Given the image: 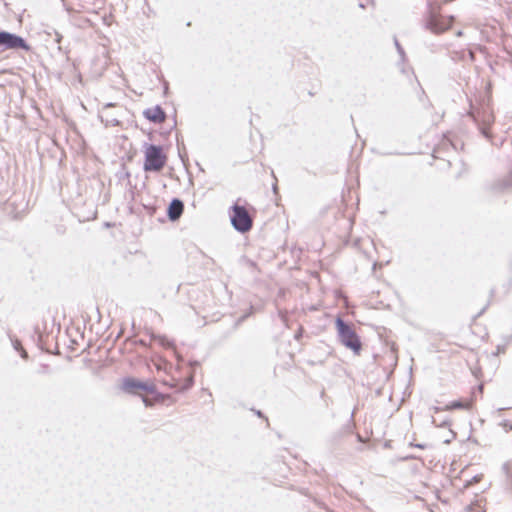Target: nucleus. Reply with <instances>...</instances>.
Masks as SVG:
<instances>
[{
	"mask_svg": "<svg viewBox=\"0 0 512 512\" xmlns=\"http://www.w3.org/2000/svg\"><path fill=\"white\" fill-rule=\"evenodd\" d=\"M335 324L341 344L352 350L354 354L359 355L362 350V343L352 326L341 317L336 318Z\"/></svg>",
	"mask_w": 512,
	"mask_h": 512,
	"instance_id": "obj_1",
	"label": "nucleus"
},
{
	"mask_svg": "<svg viewBox=\"0 0 512 512\" xmlns=\"http://www.w3.org/2000/svg\"><path fill=\"white\" fill-rule=\"evenodd\" d=\"M167 161L161 146L149 144L145 149L144 171L159 172Z\"/></svg>",
	"mask_w": 512,
	"mask_h": 512,
	"instance_id": "obj_2",
	"label": "nucleus"
},
{
	"mask_svg": "<svg viewBox=\"0 0 512 512\" xmlns=\"http://www.w3.org/2000/svg\"><path fill=\"white\" fill-rule=\"evenodd\" d=\"M230 220L233 228L240 233L248 232L253 226V219L247 209L238 204L231 207Z\"/></svg>",
	"mask_w": 512,
	"mask_h": 512,
	"instance_id": "obj_3",
	"label": "nucleus"
},
{
	"mask_svg": "<svg viewBox=\"0 0 512 512\" xmlns=\"http://www.w3.org/2000/svg\"><path fill=\"white\" fill-rule=\"evenodd\" d=\"M0 48L2 50H13V51L23 50L26 52L31 50V46L27 43V41L23 37L15 34V33H11V32L5 31V30H1V29H0Z\"/></svg>",
	"mask_w": 512,
	"mask_h": 512,
	"instance_id": "obj_4",
	"label": "nucleus"
},
{
	"mask_svg": "<svg viewBox=\"0 0 512 512\" xmlns=\"http://www.w3.org/2000/svg\"><path fill=\"white\" fill-rule=\"evenodd\" d=\"M469 115L479 126L481 133L489 139L491 137L489 127L494 122V116L490 109L488 107H482L481 109L471 110Z\"/></svg>",
	"mask_w": 512,
	"mask_h": 512,
	"instance_id": "obj_5",
	"label": "nucleus"
},
{
	"mask_svg": "<svg viewBox=\"0 0 512 512\" xmlns=\"http://www.w3.org/2000/svg\"><path fill=\"white\" fill-rule=\"evenodd\" d=\"M122 390L130 393V394H137L138 390H143L149 393H154L155 387L153 385H150L148 383L136 380L134 378H125L122 382Z\"/></svg>",
	"mask_w": 512,
	"mask_h": 512,
	"instance_id": "obj_6",
	"label": "nucleus"
},
{
	"mask_svg": "<svg viewBox=\"0 0 512 512\" xmlns=\"http://www.w3.org/2000/svg\"><path fill=\"white\" fill-rule=\"evenodd\" d=\"M512 188V170L505 176L495 180L490 189L494 193H503Z\"/></svg>",
	"mask_w": 512,
	"mask_h": 512,
	"instance_id": "obj_7",
	"label": "nucleus"
},
{
	"mask_svg": "<svg viewBox=\"0 0 512 512\" xmlns=\"http://www.w3.org/2000/svg\"><path fill=\"white\" fill-rule=\"evenodd\" d=\"M143 114L146 119L156 124H160L166 119V113L159 105L146 109Z\"/></svg>",
	"mask_w": 512,
	"mask_h": 512,
	"instance_id": "obj_8",
	"label": "nucleus"
},
{
	"mask_svg": "<svg viewBox=\"0 0 512 512\" xmlns=\"http://www.w3.org/2000/svg\"><path fill=\"white\" fill-rule=\"evenodd\" d=\"M183 211V202L178 198H174L168 205L167 216L171 221H176L181 217Z\"/></svg>",
	"mask_w": 512,
	"mask_h": 512,
	"instance_id": "obj_9",
	"label": "nucleus"
},
{
	"mask_svg": "<svg viewBox=\"0 0 512 512\" xmlns=\"http://www.w3.org/2000/svg\"><path fill=\"white\" fill-rule=\"evenodd\" d=\"M472 406V402H463L461 400H456L446 405L444 410H455V409H464L469 410Z\"/></svg>",
	"mask_w": 512,
	"mask_h": 512,
	"instance_id": "obj_10",
	"label": "nucleus"
},
{
	"mask_svg": "<svg viewBox=\"0 0 512 512\" xmlns=\"http://www.w3.org/2000/svg\"><path fill=\"white\" fill-rule=\"evenodd\" d=\"M151 339L156 341L163 348H174V343L166 336L151 334Z\"/></svg>",
	"mask_w": 512,
	"mask_h": 512,
	"instance_id": "obj_11",
	"label": "nucleus"
},
{
	"mask_svg": "<svg viewBox=\"0 0 512 512\" xmlns=\"http://www.w3.org/2000/svg\"><path fill=\"white\" fill-rule=\"evenodd\" d=\"M10 339H11L13 348L20 353V356L23 359H27L28 358V354L25 351V349L23 348L21 342L17 338H12L11 336H10Z\"/></svg>",
	"mask_w": 512,
	"mask_h": 512,
	"instance_id": "obj_12",
	"label": "nucleus"
},
{
	"mask_svg": "<svg viewBox=\"0 0 512 512\" xmlns=\"http://www.w3.org/2000/svg\"><path fill=\"white\" fill-rule=\"evenodd\" d=\"M428 25H429V28L434 33H441V32H443L445 30V27L438 25V23L434 19H431L429 21Z\"/></svg>",
	"mask_w": 512,
	"mask_h": 512,
	"instance_id": "obj_13",
	"label": "nucleus"
},
{
	"mask_svg": "<svg viewBox=\"0 0 512 512\" xmlns=\"http://www.w3.org/2000/svg\"><path fill=\"white\" fill-rule=\"evenodd\" d=\"M394 44H395L398 54L400 55L401 59L404 61L405 57H406L405 51H404L403 47L400 45L397 38H394Z\"/></svg>",
	"mask_w": 512,
	"mask_h": 512,
	"instance_id": "obj_14",
	"label": "nucleus"
},
{
	"mask_svg": "<svg viewBox=\"0 0 512 512\" xmlns=\"http://www.w3.org/2000/svg\"><path fill=\"white\" fill-rule=\"evenodd\" d=\"M500 426L506 431V432H509L510 430H512V421L510 420H503L501 423H500Z\"/></svg>",
	"mask_w": 512,
	"mask_h": 512,
	"instance_id": "obj_15",
	"label": "nucleus"
},
{
	"mask_svg": "<svg viewBox=\"0 0 512 512\" xmlns=\"http://www.w3.org/2000/svg\"><path fill=\"white\" fill-rule=\"evenodd\" d=\"M432 422H433V424H435L436 426H439V427H447L449 425V421H447V420L437 423L436 419H433Z\"/></svg>",
	"mask_w": 512,
	"mask_h": 512,
	"instance_id": "obj_16",
	"label": "nucleus"
},
{
	"mask_svg": "<svg viewBox=\"0 0 512 512\" xmlns=\"http://www.w3.org/2000/svg\"><path fill=\"white\" fill-rule=\"evenodd\" d=\"M61 40H62V35L60 33H58V32H55V41L57 43H60Z\"/></svg>",
	"mask_w": 512,
	"mask_h": 512,
	"instance_id": "obj_17",
	"label": "nucleus"
},
{
	"mask_svg": "<svg viewBox=\"0 0 512 512\" xmlns=\"http://www.w3.org/2000/svg\"><path fill=\"white\" fill-rule=\"evenodd\" d=\"M443 146H451L454 148V145L453 143L450 141V140H444L443 143H442Z\"/></svg>",
	"mask_w": 512,
	"mask_h": 512,
	"instance_id": "obj_18",
	"label": "nucleus"
},
{
	"mask_svg": "<svg viewBox=\"0 0 512 512\" xmlns=\"http://www.w3.org/2000/svg\"><path fill=\"white\" fill-rule=\"evenodd\" d=\"M415 447L417 448H420V449H425L426 448V445L424 444H414Z\"/></svg>",
	"mask_w": 512,
	"mask_h": 512,
	"instance_id": "obj_19",
	"label": "nucleus"
},
{
	"mask_svg": "<svg viewBox=\"0 0 512 512\" xmlns=\"http://www.w3.org/2000/svg\"><path fill=\"white\" fill-rule=\"evenodd\" d=\"M433 410H434L435 412H439V411H441L442 409H441V408H439V407H433Z\"/></svg>",
	"mask_w": 512,
	"mask_h": 512,
	"instance_id": "obj_20",
	"label": "nucleus"
},
{
	"mask_svg": "<svg viewBox=\"0 0 512 512\" xmlns=\"http://www.w3.org/2000/svg\"><path fill=\"white\" fill-rule=\"evenodd\" d=\"M256 414L259 416V417H262V413L261 411H257Z\"/></svg>",
	"mask_w": 512,
	"mask_h": 512,
	"instance_id": "obj_21",
	"label": "nucleus"
},
{
	"mask_svg": "<svg viewBox=\"0 0 512 512\" xmlns=\"http://www.w3.org/2000/svg\"><path fill=\"white\" fill-rule=\"evenodd\" d=\"M143 402L148 405L146 398H143Z\"/></svg>",
	"mask_w": 512,
	"mask_h": 512,
	"instance_id": "obj_22",
	"label": "nucleus"
},
{
	"mask_svg": "<svg viewBox=\"0 0 512 512\" xmlns=\"http://www.w3.org/2000/svg\"><path fill=\"white\" fill-rule=\"evenodd\" d=\"M140 343H141L142 345H146V344H145V342H144V340H140Z\"/></svg>",
	"mask_w": 512,
	"mask_h": 512,
	"instance_id": "obj_23",
	"label": "nucleus"
}]
</instances>
